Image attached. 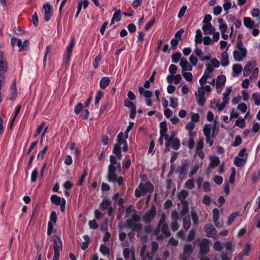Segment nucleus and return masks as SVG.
Wrapping results in <instances>:
<instances>
[{
	"instance_id": "f257e3e1",
	"label": "nucleus",
	"mask_w": 260,
	"mask_h": 260,
	"mask_svg": "<svg viewBox=\"0 0 260 260\" xmlns=\"http://www.w3.org/2000/svg\"><path fill=\"white\" fill-rule=\"evenodd\" d=\"M113 153L115 156H110V164L108 168L107 179L110 182H116L118 185L121 186L123 184L124 180L122 177L118 176V174L121 172V167L120 162L117 161V159L121 160L122 157L121 147L114 145Z\"/></svg>"
},
{
	"instance_id": "f03ea898",
	"label": "nucleus",
	"mask_w": 260,
	"mask_h": 260,
	"mask_svg": "<svg viewBox=\"0 0 260 260\" xmlns=\"http://www.w3.org/2000/svg\"><path fill=\"white\" fill-rule=\"evenodd\" d=\"M153 190L154 186L150 182L148 181L145 183H140L135 189V196L136 198H139L147 193H152Z\"/></svg>"
},
{
	"instance_id": "7ed1b4c3",
	"label": "nucleus",
	"mask_w": 260,
	"mask_h": 260,
	"mask_svg": "<svg viewBox=\"0 0 260 260\" xmlns=\"http://www.w3.org/2000/svg\"><path fill=\"white\" fill-rule=\"evenodd\" d=\"M236 48L233 52L234 59L237 61H241L245 58L247 53L246 49L244 47L242 41H239L237 43Z\"/></svg>"
},
{
	"instance_id": "20e7f679",
	"label": "nucleus",
	"mask_w": 260,
	"mask_h": 260,
	"mask_svg": "<svg viewBox=\"0 0 260 260\" xmlns=\"http://www.w3.org/2000/svg\"><path fill=\"white\" fill-rule=\"evenodd\" d=\"M50 201L53 204L60 206V211L64 212L66 209V201L64 198H61L56 194H53L50 197Z\"/></svg>"
},
{
	"instance_id": "39448f33",
	"label": "nucleus",
	"mask_w": 260,
	"mask_h": 260,
	"mask_svg": "<svg viewBox=\"0 0 260 260\" xmlns=\"http://www.w3.org/2000/svg\"><path fill=\"white\" fill-rule=\"evenodd\" d=\"M198 241H200L199 247H200V253L202 255H205L208 253L209 251V245L210 241L206 238H203L201 240L199 239Z\"/></svg>"
},
{
	"instance_id": "423d86ee",
	"label": "nucleus",
	"mask_w": 260,
	"mask_h": 260,
	"mask_svg": "<svg viewBox=\"0 0 260 260\" xmlns=\"http://www.w3.org/2000/svg\"><path fill=\"white\" fill-rule=\"evenodd\" d=\"M100 208L102 211H107L109 216H111L113 213V208L112 207L111 202L107 199H104L100 204Z\"/></svg>"
},
{
	"instance_id": "0eeeda50",
	"label": "nucleus",
	"mask_w": 260,
	"mask_h": 260,
	"mask_svg": "<svg viewBox=\"0 0 260 260\" xmlns=\"http://www.w3.org/2000/svg\"><path fill=\"white\" fill-rule=\"evenodd\" d=\"M193 248L194 246L191 244H186L183 247V253L179 256L180 260H187L189 256L192 254Z\"/></svg>"
},
{
	"instance_id": "6e6552de",
	"label": "nucleus",
	"mask_w": 260,
	"mask_h": 260,
	"mask_svg": "<svg viewBox=\"0 0 260 260\" xmlns=\"http://www.w3.org/2000/svg\"><path fill=\"white\" fill-rule=\"evenodd\" d=\"M156 208L154 206H152L150 210L146 212L143 217V221L146 224L150 223L153 220L156 215Z\"/></svg>"
},
{
	"instance_id": "1a4fd4ad",
	"label": "nucleus",
	"mask_w": 260,
	"mask_h": 260,
	"mask_svg": "<svg viewBox=\"0 0 260 260\" xmlns=\"http://www.w3.org/2000/svg\"><path fill=\"white\" fill-rule=\"evenodd\" d=\"M166 143L165 144V151L170 150V147L171 146L172 148L175 150H177L180 147V141L178 138H176L175 139H173V140H166Z\"/></svg>"
},
{
	"instance_id": "9d476101",
	"label": "nucleus",
	"mask_w": 260,
	"mask_h": 260,
	"mask_svg": "<svg viewBox=\"0 0 260 260\" xmlns=\"http://www.w3.org/2000/svg\"><path fill=\"white\" fill-rule=\"evenodd\" d=\"M165 220H166V215L165 213H162L161 214L160 219L158 222V223L155 229L153 231V235L156 236V239L157 240L162 239L163 238V236L161 234H160V226L162 225V224L166 223H165Z\"/></svg>"
},
{
	"instance_id": "9b49d317",
	"label": "nucleus",
	"mask_w": 260,
	"mask_h": 260,
	"mask_svg": "<svg viewBox=\"0 0 260 260\" xmlns=\"http://www.w3.org/2000/svg\"><path fill=\"white\" fill-rule=\"evenodd\" d=\"M8 62L5 58L4 53L0 52V76L2 77L7 71Z\"/></svg>"
},
{
	"instance_id": "f8f14e48",
	"label": "nucleus",
	"mask_w": 260,
	"mask_h": 260,
	"mask_svg": "<svg viewBox=\"0 0 260 260\" xmlns=\"http://www.w3.org/2000/svg\"><path fill=\"white\" fill-rule=\"evenodd\" d=\"M43 8L45 11L44 20L46 22H48L51 19L52 16V6L49 3H46L45 4H44Z\"/></svg>"
},
{
	"instance_id": "ddd939ff",
	"label": "nucleus",
	"mask_w": 260,
	"mask_h": 260,
	"mask_svg": "<svg viewBox=\"0 0 260 260\" xmlns=\"http://www.w3.org/2000/svg\"><path fill=\"white\" fill-rule=\"evenodd\" d=\"M204 231L207 233L208 237L214 238L216 235V230L211 223L206 224L204 226Z\"/></svg>"
},
{
	"instance_id": "4468645a",
	"label": "nucleus",
	"mask_w": 260,
	"mask_h": 260,
	"mask_svg": "<svg viewBox=\"0 0 260 260\" xmlns=\"http://www.w3.org/2000/svg\"><path fill=\"white\" fill-rule=\"evenodd\" d=\"M194 52L196 56L199 57L200 60L203 61H208L210 59V57L209 56H204V52L201 49L198 48V45H196V49H194Z\"/></svg>"
},
{
	"instance_id": "2eb2a0df",
	"label": "nucleus",
	"mask_w": 260,
	"mask_h": 260,
	"mask_svg": "<svg viewBox=\"0 0 260 260\" xmlns=\"http://www.w3.org/2000/svg\"><path fill=\"white\" fill-rule=\"evenodd\" d=\"M255 64L254 61H249L248 63L245 66L243 70V75L244 76H248L252 70Z\"/></svg>"
},
{
	"instance_id": "dca6fc26",
	"label": "nucleus",
	"mask_w": 260,
	"mask_h": 260,
	"mask_svg": "<svg viewBox=\"0 0 260 260\" xmlns=\"http://www.w3.org/2000/svg\"><path fill=\"white\" fill-rule=\"evenodd\" d=\"M54 251H61L62 250V242L60 238L56 237L53 240Z\"/></svg>"
},
{
	"instance_id": "f3484780",
	"label": "nucleus",
	"mask_w": 260,
	"mask_h": 260,
	"mask_svg": "<svg viewBox=\"0 0 260 260\" xmlns=\"http://www.w3.org/2000/svg\"><path fill=\"white\" fill-rule=\"evenodd\" d=\"M202 30L205 35H211L216 30L211 23L204 25L202 27Z\"/></svg>"
},
{
	"instance_id": "a211bd4d",
	"label": "nucleus",
	"mask_w": 260,
	"mask_h": 260,
	"mask_svg": "<svg viewBox=\"0 0 260 260\" xmlns=\"http://www.w3.org/2000/svg\"><path fill=\"white\" fill-rule=\"evenodd\" d=\"M180 66L182 67V72L191 71L192 70V66L185 59H181Z\"/></svg>"
},
{
	"instance_id": "6ab92c4d",
	"label": "nucleus",
	"mask_w": 260,
	"mask_h": 260,
	"mask_svg": "<svg viewBox=\"0 0 260 260\" xmlns=\"http://www.w3.org/2000/svg\"><path fill=\"white\" fill-rule=\"evenodd\" d=\"M228 48H227L226 50H228ZM226 51L227 50L224 51L221 54L220 61H221V64L222 67H226V66H228L229 64V55H228V54Z\"/></svg>"
},
{
	"instance_id": "aec40b11",
	"label": "nucleus",
	"mask_w": 260,
	"mask_h": 260,
	"mask_svg": "<svg viewBox=\"0 0 260 260\" xmlns=\"http://www.w3.org/2000/svg\"><path fill=\"white\" fill-rule=\"evenodd\" d=\"M226 77L224 75H219L216 80V88L222 87L224 86Z\"/></svg>"
},
{
	"instance_id": "412c9836",
	"label": "nucleus",
	"mask_w": 260,
	"mask_h": 260,
	"mask_svg": "<svg viewBox=\"0 0 260 260\" xmlns=\"http://www.w3.org/2000/svg\"><path fill=\"white\" fill-rule=\"evenodd\" d=\"M244 24L248 28L252 29L255 27V23L250 17H244Z\"/></svg>"
},
{
	"instance_id": "4be33fe9",
	"label": "nucleus",
	"mask_w": 260,
	"mask_h": 260,
	"mask_svg": "<svg viewBox=\"0 0 260 260\" xmlns=\"http://www.w3.org/2000/svg\"><path fill=\"white\" fill-rule=\"evenodd\" d=\"M246 161L247 159L246 158H242L239 156H236L234 158V165L238 167L243 166L245 165Z\"/></svg>"
},
{
	"instance_id": "5701e85b",
	"label": "nucleus",
	"mask_w": 260,
	"mask_h": 260,
	"mask_svg": "<svg viewBox=\"0 0 260 260\" xmlns=\"http://www.w3.org/2000/svg\"><path fill=\"white\" fill-rule=\"evenodd\" d=\"M160 230H161V233L166 237H170L171 236V232L169 229L168 225L167 223L162 224L160 226Z\"/></svg>"
},
{
	"instance_id": "b1692460",
	"label": "nucleus",
	"mask_w": 260,
	"mask_h": 260,
	"mask_svg": "<svg viewBox=\"0 0 260 260\" xmlns=\"http://www.w3.org/2000/svg\"><path fill=\"white\" fill-rule=\"evenodd\" d=\"M127 144L125 139L123 138V134L122 132H120L117 137V143L115 145H118L119 147Z\"/></svg>"
},
{
	"instance_id": "393cba45",
	"label": "nucleus",
	"mask_w": 260,
	"mask_h": 260,
	"mask_svg": "<svg viewBox=\"0 0 260 260\" xmlns=\"http://www.w3.org/2000/svg\"><path fill=\"white\" fill-rule=\"evenodd\" d=\"M191 221L189 215L185 216L183 217V228L187 231L190 227Z\"/></svg>"
},
{
	"instance_id": "a878e982",
	"label": "nucleus",
	"mask_w": 260,
	"mask_h": 260,
	"mask_svg": "<svg viewBox=\"0 0 260 260\" xmlns=\"http://www.w3.org/2000/svg\"><path fill=\"white\" fill-rule=\"evenodd\" d=\"M189 165L187 162L182 164L177 170V172L181 175H184L188 170Z\"/></svg>"
},
{
	"instance_id": "bb28decb",
	"label": "nucleus",
	"mask_w": 260,
	"mask_h": 260,
	"mask_svg": "<svg viewBox=\"0 0 260 260\" xmlns=\"http://www.w3.org/2000/svg\"><path fill=\"white\" fill-rule=\"evenodd\" d=\"M138 90L141 94H143L146 98L149 99L152 96V92L151 91L145 90L142 86L139 87Z\"/></svg>"
},
{
	"instance_id": "cd10ccee",
	"label": "nucleus",
	"mask_w": 260,
	"mask_h": 260,
	"mask_svg": "<svg viewBox=\"0 0 260 260\" xmlns=\"http://www.w3.org/2000/svg\"><path fill=\"white\" fill-rule=\"evenodd\" d=\"M110 83V80L108 77H104L102 78L100 82V86L102 89H105L108 87Z\"/></svg>"
},
{
	"instance_id": "c85d7f7f",
	"label": "nucleus",
	"mask_w": 260,
	"mask_h": 260,
	"mask_svg": "<svg viewBox=\"0 0 260 260\" xmlns=\"http://www.w3.org/2000/svg\"><path fill=\"white\" fill-rule=\"evenodd\" d=\"M242 66L241 64H235L233 66V76H237L242 71Z\"/></svg>"
},
{
	"instance_id": "c756f323",
	"label": "nucleus",
	"mask_w": 260,
	"mask_h": 260,
	"mask_svg": "<svg viewBox=\"0 0 260 260\" xmlns=\"http://www.w3.org/2000/svg\"><path fill=\"white\" fill-rule=\"evenodd\" d=\"M210 163L209 164V167L211 168H214L218 166L220 164V159L217 156H213L210 158Z\"/></svg>"
},
{
	"instance_id": "7c9ffc66",
	"label": "nucleus",
	"mask_w": 260,
	"mask_h": 260,
	"mask_svg": "<svg viewBox=\"0 0 260 260\" xmlns=\"http://www.w3.org/2000/svg\"><path fill=\"white\" fill-rule=\"evenodd\" d=\"M159 127L160 135L164 136L165 137V135L167 134V132L168 131L167 122L165 121L160 122L159 124Z\"/></svg>"
},
{
	"instance_id": "2f4dec72",
	"label": "nucleus",
	"mask_w": 260,
	"mask_h": 260,
	"mask_svg": "<svg viewBox=\"0 0 260 260\" xmlns=\"http://www.w3.org/2000/svg\"><path fill=\"white\" fill-rule=\"evenodd\" d=\"M120 14H121L120 10H118L116 11L114 13L113 16L111 20L110 26L113 25L115 22H119L120 21V20H121Z\"/></svg>"
},
{
	"instance_id": "473e14b6",
	"label": "nucleus",
	"mask_w": 260,
	"mask_h": 260,
	"mask_svg": "<svg viewBox=\"0 0 260 260\" xmlns=\"http://www.w3.org/2000/svg\"><path fill=\"white\" fill-rule=\"evenodd\" d=\"M182 203V210L180 212V216L183 217L185 216H186V214L188 213L189 210V207L188 205V203L187 202H184Z\"/></svg>"
},
{
	"instance_id": "72a5a7b5",
	"label": "nucleus",
	"mask_w": 260,
	"mask_h": 260,
	"mask_svg": "<svg viewBox=\"0 0 260 260\" xmlns=\"http://www.w3.org/2000/svg\"><path fill=\"white\" fill-rule=\"evenodd\" d=\"M212 125L211 124H206L204 126L203 132L206 137L211 136V132L212 129Z\"/></svg>"
},
{
	"instance_id": "f704fd0d",
	"label": "nucleus",
	"mask_w": 260,
	"mask_h": 260,
	"mask_svg": "<svg viewBox=\"0 0 260 260\" xmlns=\"http://www.w3.org/2000/svg\"><path fill=\"white\" fill-rule=\"evenodd\" d=\"M219 218V211L217 208L213 210V220L214 222L215 225L218 226L219 222H218Z\"/></svg>"
},
{
	"instance_id": "c9c22d12",
	"label": "nucleus",
	"mask_w": 260,
	"mask_h": 260,
	"mask_svg": "<svg viewBox=\"0 0 260 260\" xmlns=\"http://www.w3.org/2000/svg\"><path fill=\"white\" fill-rule=\"evenodd\" d=\"M203 37L202 32L200 29H197L196 30V35L194 39V42L196 45L198 44H201L203 41Z\"/></svg>"
},
{
	"instance_id": "e433bc0d",
	"label": "nucleus",
	"mask_w": 260,
	"mask_h": 260,
	"mask_svg": "<svg viewBox=\"0 0 260 260\" xmlns=\"http://www.w3.org/2000/svg\"><path fill=\"white\" fill-rule=\"evenodd\" d=\"M83 238L85 240L84 242H83L81 244V247L83 250L87 249L89 246V244L90 242V238L88 235H84Z\"/></svg>"
},
{
	"instance_id": "4c0bfd02",
	"label": "nucleus",
	"mask_w": 260,
	"mask_h": 260,
	"mask_svg": "<svg viewBox=\"0 0 260 260\" xmlns=\"http://www.w3.org/2000/svg\"><path fill=\"white\" fill-rule=\"evenodd\" d=\"M75 45V37L72 36L70 41L69 44L67 47L66 52L72 53L73 47Z\"/></svg>"
},
{
	"instance_id": "58836bf2",
	"label": "nucleus",
	"mask_w": 260,
	"mask_h": 260,
	"mask_svg": "<svg viewBox=\"0 0 260 260\" xmlns=\"http://www.w3.org/2000/svg\"><path fill=\"white\" fill-rule=\"evenodd\" d=\"M102 54L100 53L94 58V59L92 62V66L95 69H97L99 67L100 63L102 60Z\"/></svg>"
},
{
	"instance_id": "ea45409f",
	"label": "nucleus",
	"mask_w": 260,
	"mask_h": 260,
	"mask_svg": "<svg viewBox=\"0 0 260 260\" xmlns=\"http://www.w3.org/2000/svg\"><path fill=\"white\" fill-rule=\"evenodd\" d=\"M239 215V212H235L232 213L230 216L228 218V221H227V224L229 225H230L235 220L236 218Z\"/></svg>"
},
{
	"instance_id": "a19ab883",
	"label": "nucleus",
	"mask_w": 260,
	"mask_h": 260,
	"mask_svg": "<svg viewBox=\"0 0 260 260\" xmlns=\"http://www.w3.org/2000/svg\"><path fill=\"white\" fill-rule=\"evenodd\" d=\"M195 95L198 104L201 107L203 106L206 102L205 96L203 95H198L197 92L195 93Z\"/></svg>"
},
{
	"instance_id": "79ce46f5",
	"label": "nucleus",
	"mask_w": 260,
	"mask_h": 260,
	"mask_svg": "<svg viewBox=\"0 0 260 260\" xmlns=\"http://www.w3.org/2000/svg\"><path fill=\"white\" fill-rule=\"evenodd\" d=\"M188 193L186 190H183L178 194V198L182 202H184V200L188 196Z\"/></svg>"
},
{
	"instance_id": "37998d69",
	"label": "nucleus",
	"mask_w": 260,
	"mask_h": 260,
	"mask_svg": "<svg viewBox=\"0 0 260 260\" xmlns=\"http://www.w3.org/2000/svg\"><path fill=\"white\" fill-rule=\"evenodd\" d=\"M218 21L220 23L219 28L221 33L225 32L228 28L227 25L224 22H223V19L221 18H219L218 19Z\"/></svg>"
},
{
	"instance_id": "c03bdc74",
	"label": "nucleus",
	"mask_w": 260,
	"mask_h": 260,
	"mask_svg": "<svg viewBox=\"0 0 260 260\" xmlns=\"http://www.w3.org/2000/svg\"><path fill=\"white\" fill-rule=\"evenodd\" d=\"M232 92V89L231 87L227 88L223 94V101H225L226 103H228L229 101V95Z\"/></svg>"
},
{
	"instance_id": "a18cd8bd",
	"label": "nucleus",
	"mask_w": 260,
	"mask_h": 260,
	"mask_svg": "<svg viewBox=\"0 0 260 260\" xmlns=\"http://www.w3.org/2000/svg\"><path fill=\"white\" fill-rule=\"evenodd\" d=\"M181 54L179 52H176L172 55V61L174 63H177L181 59Z\"/></svg>"
},
{
	"instance_id": "49530a36",
	"label": "nucleus",
	"mask_w": 260,
	"mask_h": 260,
	"mask_svg": "<svg viewBox=\"0 0 260 260\" xmlns=\"http://www.w3.org/2000/svg\"><path fill=\"white\" fill-rule=\"evenodd\" d=\"M47 149H48V146H46L42 150H41L39 152V153H38V154L37 155V159L38 160H41L43 159V158H44V155H45Z\"/></svg>"
},
{
	"instance_id": "de8ad7c7",
	"label": "nucleus",
	"mask_w": 260,
	"mask_h": 260,
	"mask_svg": "<svg viewBox=\"0 0 260 260\" xmlns=\"http://www.w3.org/2000/svg\"><path fill=\"white\" fill-rule=\"evenodd\" d=\"M232 254L228 252L222 251L221 253V260H231Z\"/></svg>"
},
{
	"instance_id": "09e8293b",
	"label": "nucleus",
	"mask_w": 260,
	"mask_h": 260,
	"mask_svg": "<svg viewBox=\"0 0 260 260\" xmlns=\"http://www.w3.org/2000/svg\"><path fill=\"white\" fill-rule=\"evenodd\" d=\"M252 99L254 101V104L257 106L260 105V94L258 92H254L252 94Z\"/></svg>"
},
{
	"instance_id": "8fccbe9b",
	"label": "nucleus",
	"mask_w": 260,
	"mask_h": 260,
	"mask_svg": "<svg viewBox=\"0 0 260 260\" xmlns=\"http://www.w3.org/2000/svg\"><path fill=\"white\" fill-rule=\"evenodd\" d=\"M211 77L210 75H206L204 74L201 78L199 80L200 84L201 86H204L205 84L207 83L208 78Z\"/></svg>"
},
{
	"instance_id": "3c124183",
	"label": "nucleus",
	"mask_w": 260,
	"mask_h": 260,
	"mask_svg": "<svg viewBox=\"0 0 260 260\" xmlns=\"http://www.w3.org/2000/svg\"><path fill=\"white\" fill-rule=\"evenodd\" d=\"M195 235H196L195 230H194V229L191 230L188 234V236H187V237L186 239V241L190 242V241H192L195 237Z\"/></svg>"
},
{
	"instance_id": "603ef678",
	"label": "nucleus",
	"mask_w": 260,
	"mask_h": 260,
	"mask_svg": "<svg viewBox=\"0 0 260 260\" xmlns=\"http://www.w3.org/2000/svg\"><path fill=\"white\" fill-rule=\"evenodd\" d=\"M100 252L104 255H109L110 254L109 248L105 246L104 245H101L100 248Z\"/></svg>"
},
{
	"instance_id": "864d4df0",
	"label": "nucleus",
	"mask_w": 260,
	"mask_h": 260,
	"mask_svg": "<svg viewBox=\"0 0 260 260\" xmlns=\"http://www.w3.org/2000/svg\"><path fill=\"white\" fill-rule=\"evenodd\" d=\"M185 187L188 189H191L194 187V180L190 179L187 180L185 184Z\"/></svg>"
},
{
	"instance_id": "5fc2aeb1",
	"label": "nucleus",
	"mask_w": 260,
	"mask_h": 260,
	"mask_svg": "<svg viewBox=\"0 0 260 260\" xmlns=\"http://www.w3.org/2000/svg\"><path fill=\"white\" fill-rule=\"evenodd\" d=\"M223 246L226 249V250L229 251V253H232L234 250L233 247L232 243L231 242L223 243Z\"/></svg>"
},
{
	"instance_id": "6e6d98bb",
	"label": "nucleus",
	"mask_w": 260,
	"mask_h": 260,
	"mask_svg": "<svg viewBox=\"0 0 260 260\" xmlns=\"http://www.w3.org/2000/svg\"><path fill=\"white\" fill-rule=\"evenodd\" d=\"M87 171L85 169H84L83 173H82L80 179L79 180V181L77 182V185L78 186H81L83 184V183L84 182L85 178L87 176Z\"/></svg>"
},
{
	"instance_id": "4d7b16f0",
	"label": "nucleus",
	"mask_w": 260,
	"mask_h": 260,
	"mask_svg": "<svg viewBox=\"0 0 260 260\" xmlns=\"http://www.w3.org/2000/svg\"><path fill=\"white\" fill-rule=\"evenodd\" d=\"M242 142V138L241 136H237L235 138V141L232 144V146L233 147H237L239 145H240Z\"/></svg>"
},
{
	"instance_id": "13d9d810",
	"label": "nucleus",
	"mask_w": 260,
	"mask_h": 260,
	"mask_svg": "<svg viewBox=\"0 0 260 260\" xmlns=\"http://www.w3.org/2000/svg\"><path fill=\"white\" fill-rule=\"evenodd\" d=\"M182 75L187 81L190 82L192 80L193 76L190 72H182Z\"/></svg>"
},
{
	"instance_id": "bf43d9fd",
	"label": "nucleus",
	"mask_w": 260,
	"mask_h": 260,
	"mask_svg": "<svg viewBox=\"0 0 260 260\" xmlns=\"http://www.w3.org/2000/svg\"><path fill=\"white\" fill-rule=\"evenodd\" d=\"M49 222H51V223L55 224L57 221V215L55 211H52L49 218Z\"/></svg>"
},
{
	"instance_id": "052dcab7",
	"label": "nucleus",
	"mask_w": 260,
	"mask_h": 260,
	"mask_svg": "<svg viewBox=\"0 0 260 260\" xmlns=\"http://www.w3.org/2000/svg\"><path fill=\"white\" fill-rule=\"evenodd\" d=\"M45 125V122H43L41 123V124L38 127L34 137L35 138H37L41 133L42 129H43Z\"/></svg>"
},
{
	"instance_id": "680f3d73",
	"label": "nucleus",
	"mask_w": 260,
	"mask_h": 260,
	"mask_svg": "<svg viewBox=\"0 0 260 260\" xmlns=\"http://www.w3.org/2000/svg\"><path fill=\"white\" fill-rule=\"evenodd\" d=\"M83 105L82 103H79L76 105L74 108V112L76 114H79L82 111L83 108Z\"/></svg>"
},
{
	"instance_id": "e2e57ef3",
	"label": "nucleus",
	"mask_w": 260,
	"mask_h": 260,
	"mask_svg": "<svg viewBox=\"0 0 260 260\" xmlns=\"http://www.w3.org/2000/svg\"><path fill=\"white\" fill-rule=\"evenodd\" d=\"M72 53H69L68 52H66V53L63 55V62L66 64H68L71 59V57L72 56Z\"/></svg>"
},
{
	"instance_id": "0e129e2a",
	"label": "nucleus",
	"mask_w": 260,
	"mask_h": 260,
	"mask_svg": "<svg viewBox=\"0 0 260 260\" xmlns=\"http://www.w3.org/2000/svg\"><path fill=\"white\" fill-rule=\"evenodd\" d=\"M260 179V171L257 173H254L251 177V181L252 183H256L258 180Z\"/></svg>"
},
{
	"instance_id": "69168bd1",
	"label": "nucleus",
	"mask_w": 260,
	"mask_h": 260,
	"mask_svg": "<svg viewBox=\"0 0 260 260\" xmlns=\"http://www.w3.org/2000/svg\"><path fill=\"white\" fill-rule=\"evenodd\" d=\"M11 43L12 46L16 45L19 48L21 46V40L15 37L11 39Z\"/></svg>"
},
{
	"instance_id": "338daca9",
	"label": "nucleus",
	"mask_w": 260,
	"mask_h": 260,
	"mask_svg": "<svg viewBox=\"0 0 260 260\" xmlns=\"http://www.w3.org/2000/svg\"><path fill=\"white\" fill-rule=\"evenodd\" d=\"M124 105L125 107L131 109H133L136 107L135 104L128 99L125 100Z\"/></svg>"
},
{
	"instance_id": "774afa93",
	"label": "nucleus",
	"mask_w": 260,
	"mask_h": 260,
	"mask_svg": "<svg viewBox=\"0 0 260 260\" xmlns=\"http://www.w3.org/2000/svg\"><path fill=\"white\" fill-rule=\"evenodd\" d=\"M38 176V171L37 169H34L31 174V181L35 182L36 181Z\"/></svg>"
}]
</instances>
